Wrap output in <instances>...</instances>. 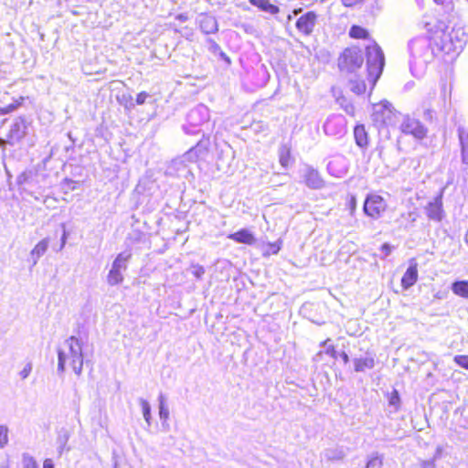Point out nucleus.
<instances>
[{"mask_svg":"<svg viewBox=\"0 0 468 468\" xmlns=\"http://www.w3.org/2000/svg\"><path fill=\"white\" fill-rule=\"evenodd\" d=\"M363 63V52L356 47L346 48L338 58L339 70L346 76L354 74L356 77V79H353L350 76L349 87L354 93L358 95L363 94L367 89L365 80L356 76V72L361 69Z\"/></svg>","mask_w":468,"mask_h":468,"instance_id":"2","label":"nucleus"},{"mask_svg":"<svg viewBox=\"0 0 468 468\" xmlns=\"http://www.w3.org/2000/svg\"><path fill=\"white\" fill-rule=\"evenodd\" d=\"M386 208V201L377 194L367 195L363 206L364 212L372 218H378Z\"/></svg>","mask_w":468,"mask_h":468,"instance_id":"8","label":"nucleus"},{"mask_svg":"<svg viewBox=\"0 0 468 468\" xmlns=\"http://www.w3.org/2000/svg\"><path fill=\"white\" fill-rule=\"evenodd\" d=\"M67 359V355L65 352L58 350V370L59 372H64L65 370V363Z\"/></svg>","mask_w":468,"mask_h":468,"instance_id":"33","label":"nucleus"},{"mask_svg":"<svg viewBox=\"0 0 468 468\" xmlns=\"http://www.w3.org/2000/svg\"><path fill=\"white\" fill-rule=\"evenodd\" d=\"M24 101V97H20L18 100H16L13 103L16 105V109L22 104Z\"/></svg>","mask_w":468,"mask_h":468,"instance_id":"56","label":"nucleus"},{"mask_svg":"<svg viewBox=\"0 0 468 468\" xmlns=\"http://www.w3.org/2000/svg\"><path fill=\"white\" fill-rule=\"evenodd\" d=\"M383 465V458L378 453L372 455L367 463L366 468H381Z\"/></svg>","mask_w":468,"mask_h":468,"instance_id":"30","label":"nucleus"},{"mask_svg":"<svg viewBox=\"0 0 468 468\" xmlns=\"http://www.w3.org/2000/svg\"><path fill=\"white\" fill-rule=\"evenodd\" d=\"M453 361L461 367L468 370V355H457Z\"/></svg>","mask_w":468,"mask_h":468,"instance_id":"32","label":"nucleus"},{"mask_svg":"<svg viewBox=\"0 0 468 468\" xmlns=\"http://www.w3.org/2000/svg\"><path fill=\"white\" fill-rule=\"evenodd\" d=\"M342 1V4L345 5V6H348V7H351V6H354L359 3H362L364 2L365 0H341Z\"/></svg>","mask_w":468,"mask_h":468,"instance_id":"44","label":"nucleus"},{"mask_svg":"<svg viewBox=\"0 0 468 468\" xmlns=\"http://www.w3.org/2000/svg\"><path fill=\"white\" fill-rule=\"evenodd\" d=\"M209 120V110L204 104H198L189 111L186 115V123L183 125V131L186 134L196 135L203 131L200 129L202 125Z\"/></svg>","mask_w":468,"mask_h":468,"instance_id":"4","label":"nucleus"},{"mask_svg":"<svg viewBox=\"0 0 468 468\" xmlns=\"http://www.w3.org/2000/svg\"><path fill=\"white\" fill-rule=\"evenodd\" d=\"M208 49L214 55H218L219 51H221L220 47L216 42H214V41H209Z\"/></svg>","mask_w":468,"mask_h":468,"instance_id":"43","label":"nucleus"},{"mask_svg":"<svg viewBox=\"0 0 468 468\" xmlns=\"http://www.w3.org/2000/svg\"><path fill=\"white\" fill-rule=\"evenodd\" d=\"M0 468H9V464H8V463H7V462H5V463H1V464H0Z\"/></svg>","mask_w":468,"mask_h":468,"instance_id":"58","label":"nucleus"},{"mask_svg":"<svg viewBox=\"0 0 468 468\" xmlns=\"http://www.w3.org/2000/svg\"><path fill=\"white\" fill-rule=\"evenodd\" d=\"M175 19L179 21H186L187 19V16L186 15L181 14L175 16Z\"/></svg>","mask_w":468,"mask_h":468,"instance_id":"55","label":"nucleus"},{"mask_svg":"<svg viewBox=\"0 0 468 468\" xmlns=\"http://www.w3.org/2000/svg\"><path fill=\"white\" fill-rule=\"evenodd\" d=\"M66 445H58V454L61 455L63 451L65 450Z\"/></svg>","mask_w":468,"mask_h":468,"instance_id":"57","label":"nucleus"},{"mask_svg":"<svg viewBox=\"0 0 468 468\" xmlns=\"http://www.w3.org/2000/svg\"><path fill=\"white\" fill-rule=\"evenodd\" d=\"M62 228H63V234H62V237H61V246H60V249H62L66 243V239H67V232H66V229H65V225H62Z\"/></svg>","mask_w":468,"mask_h":468,"instance_id":"51","label":"nucleus"},{"mask_svg":"<svg viewBox=\"0 0 468 468\" xmlns=\"http://www.w3.org/2000/svg\"><path fill=\"white\" fill-rule=\"evenodd\" d=\"M49 240L48 239H43L40 240L31 250V258L33 260V265H36L39 260V258L45 254L48 248Z\"/></svg>","mask_w":468,"mask_h":468,"instance_id":"22","label":"nucleus"},{"mask_svg":"<svg viewBox=\"0 0 468 468\" xmlns=\"http://www.w3.org/2000/svg\"><path fill=\"white\" fill-rule=\"evenodd\" d=\"M418 280V264L411 261L409 268L406 272L402 276L401 279V286L403 289L407 290L410 288Z\"/></svg>","mask_w":468,"mask_h":468,"instance_id":"16","label":"nucleus"},{"mask_svg":"<svg viewBox=\"0 0 468 468\" xmlns=\"http://www.w3.org/2000/svg\"><path fill=\"white\" fill-rule=\"evenodd\" d=\"M354 136L356 143L359 147L363 148L367 145L368 138L364 125L359 124L355 127Z\"/></svg>","mask_w":468,"mask_h":468,"instance_id":"23","label":"nucleus"},{"mask_svg":"<svg viewBox=\"0 0 468 468\" xmlns=\"http://www.w3.org/2000/svg\"><path fill=\"white\" fill-rule=\"evenodd\" d=\"M356 372H364L367 369H372L375 367V358L372 355L365 357H357L353 360Z\"/></svg>","mask_w":468,"mask_h":468,"instance_id":"18","label":"nucleus"},{"mask_svg":"<svg viewBox=\"0 0 468 468\" xmlns=\"http://www.w3.org/2000/svg\"><path fill=\"white\" fill-rule=\"evenodd\" d=\"M131 256L132 254L126 251L117 255L107 276V282L110 285L113 286L122 282V272L126 271Z\"/></svg>","mask_w":468,"mask_h":468,"instance_id":"6","label":"nucleus"},{"mask_svg":"<svg viewBox=\"0 0 468 468\" xmlns=\"http://www.w3.org/2000/svg\"><path fill=\"white\" fill-rule=\"evenodd\" d=\"M367 73L368 81L374 86L382 74L385 56L381 48L375 42L366 46Z\"/></svg>","mask_w":468,"mask_h":468,"instance_id":"3","label":"nucleus"},{"mask_svg":"<svg viewBox=\"0 0 468 468\" xmlns=\"http://www.w3.org/2000/svg\"><path fill=\"white\" fill-rule=\"evenodd\" d=\"M279 161L282 167L287 168L292 164L291 148L282 144L279 148Z\"/></svg>","mask_w":468,"mask_h":468,"instance_id":"24","label":"nucleus"},{"mask_svg":"<svg viewBox=\"0 0 468 468\" xmlns=\"http://www.w3.org/2000/svg\"><path fill=\"white\" fill-rule=\"evenodd\" d=\"M327 170L335 177L341 178L348 171L347 160L343 155H336L327 164Z\"/></svg>","mask_w":468,"mask_h":468,"instance_id":"12","label":"nucleus"},{"mask_svg":"<svg viewBox=\"0 0 468 468\" xmlns=\"http://www.w3.org/2000/svg\"><path fill=\"white\" fill-rule=\"evenodd\" d=\"M458 137L461 145L463 163L468 165V131L464 127L459 126Z\"/></svg>","mask_w":468,"mask_h":468,"instance_id":"19","label":"nucleus"},{"mask_svg":"<svg viewBox=\"0 0 468 468\" xmlns=\"http://www.w3.org/2000/svg\"><path fill=\"white\" fill-rule=\"evenodd\" d=\"M444 188L440 190V193L433 198V200L430 201L425 207V212L429 219L440 222L444 217V211L442 208V197H443Z\"/></svg>","mask_w":468,"mask_h":468,"instance_id":"11","label":"nucleus"},{"mask_svg":"<svg viewBox=\"0 0 468 468\" xmlns=\"http://www.w3.org/2000/svg\"><path fill=\"white\" fill-rule=\"evenodd\" d=\"M468 2V0H466Z\"/></svg>","mask_w":468,"mask_h":468,"instance_id":"61","label":"nucleus"},{"mask_svg":"<svg viewBox=\"0 0 468 468\" xmlns=\"http://www.w3.org/2000/svg\"><path fill=\"white\" fill-rule=\"evenodd\" d=\"M399 129L403 133L411 134L417 139L424 138L427 133L426 128L420 123L419 120L411 118L408 115L402 117Z\"/></svg>","mask_w":468,"mask_h":468,"instance_id":"10","label":"nucleus"},{"mask_svg":"<svg viewBox=\"0 0 468 468\" xmlns=\"http://www.w3.org/2000/svg\"><path fill=\"white\" fill-rule=\"evenodd\" d=\"M381 250L385 253V256H388L391 252V247L389 244L384 243L381 246Z\"/></svg>","mask_w":468,"mask_h":468,"instance_id":"49","label":"nucleus"},{"mask_svg":"<svg viewBox=\"0 0 468 468\" xmlns=\"http://www.w3.org/2000/svg\"><path fill=\"white\" fill-rule=\"evenodd\" d=\"M149 97V94L145 91L140 92L136 97V104L143 105L146 99Z\"/></svg>","mask_w":468,"mask_h":468,"instance_id":"40","label":"nucleus"},{"mask_svg":"<svg viewBox=\"0 0 468 468\" xmlns=\"http://www.w3.org/2000/svg\"><path fill=\"white\" fill-rule=\"evenodd\" d=\"M44 180V175L38 173L37 169H28L16 177V183L18 186L27 185L29 186H37Z\"/></svg>","mask_w":468,"mask_h":468,"instance_id":"13","label":"nucleus"},{"mask_svg":"<svg viewBox=\"0 0 468 468\" xmlns=\"http://www.w3.org/2000/svg\"><path fill=\"white\" fill-rule=\"evenodd\" d=\"M437 4L444 5L446 11L453 10V2L452 0H434Z\"/></svg>","mask_w":468,"mask_h":468,"instance_id":"38","label":"nucleus"},{"mask_svg":"<svg viewBox=\"0 0 468 468\" xmlns=\"http://www.w3.org/2000/svg\"><path fill=\"white\" fill-rule=\"evenodd\" d=\"M24 468H38L36 461L29 457L24 460Z\"/></svg>","mask_w":468,"mask_h":468,"instance_id":"42","label":"nucleus"},{"mask_svg":"<svg viewBox=\"0 0 468 468\" xmlns=\"http://www.w3.org/2000/svg\"><path fill=\"white\" fill-rule=\"evenodd\" d=\"M139 403L142 407V411H143V416H144V420L147 422L148 426L151 425V406L149 404V402L143 399V398H140L139 399Z\"/></svg>","mask_w":468,"mask_h":468,"instance_id":"28","label":"nucleus"},{"mask_svg":"<svg viewBox=\"0 0 468 468\" xmlns=\"http://www.w3.org/2000/svg\"><path fill=\"white\" fill-rule=\"evenodd\" d=\"M159 402V417L163 422H166L169 419V409L166 405V398L163 393L158 396Z\"/></svg>","mask_w":468,"mask_h":468,"instance_id":"27","label":"nucleus"},{"mask_svg":"<svg viewBox=\"0 0 468 468\" xmlns=\"http://www.w3.org/2000/svg\"><path fill=\"white\" fill-rule=\"evenodd\" d=\"M16 110V105L15 103H10L0 109V114H7Z\"/></svg>","mask_w":468,"mask_h":468,"instance_id":"41","label":"nucleus"},{"mask_svg":"<svg viewBox=\"0 0 468 468\" xmlns=\"http://www.w3.org/2000/svg\"><path fill=\"white\" fill-rule=\"evenodd\" d=\"M373 116L376 122H380L388 126L396 123V120L400 117V113L395 112L389 102L385 101L375 107Z\"/></svg>","mask_w":468,"mask_h":468,"instance_id":"9","label":"nucleus"},{"mask_svg":"<svg viewBox=\"0 0 468 468\" xmlns=\"http://www.w3.org/2000/svg\"><path fill=\"white\" fill-rule=\"evenodd\" d=\"M210 145V138L209 135L205 134V133H202V138L197 143V144L190 149L188 152V155L196 154V156L203 157L208 151Z\"/></svg>","mask_w":468,"mask_h":468,"instance_id":"17","label":"nucleus"},{"mask_svg":"<svg viewBox=\"0 0 468 468\" xmlns=\"http://www.w3.org/2000/svg\"><path fill=\"white\" fill-rule=\"evenodd\" d=\"M207 23L210 24L212 27H215V29H217V22L213 17L207 18Z\"/></svg>","mask_w":468,"mask_h":468,"instance_id":"54","label":"nucleus"},{"mask_svg":"<svg viewBox=\"0 0 468 468\" xmlns=\"http://www.w3.org/2000/svg\"><path fill=\"white\" fill-rule=\"evenodd\" d=\"M344 122L345 120L342 116L328 118L324 124L325 133L330 135L343 133L345 130Z\"/></svg>","mask_w":468,"mask_h":468,"instance_id":"14","label":"nucleus"},{"mask_svg":"<svg viewBox=\"0 0 468 468\" xmlns=\"http://www.w3.org/2000/svg\"><path fill=\"white\" fill-rule=\"evenodd\" d=\"M434 460L421 462L420 468H434Z\"/></svg>","mask_w":468,"mask_h":468,"instance_id":"45","label":"nucleus"},{"mask_svg":"<svg viewBox=\"0 0 468 468\" xmlns=\"http://www.w3.org/2000/svg\"><path fill=\"white\" fill-rule=\"evenodd\" d=\"M192 273L193 275L197 278V279H201L202 276L204 275L205 273V268L201 265H193L192 266Z\"/></svg>","mask_w":468,"mask_h":468,"instance_id":"36","label":"nucleus"},{"mask_svg":"<svg viewBox=\"0 0 468 468\" xmlns=\"http://www.w3.org/2000/svg\"><path fill=\"white\" fill-rule=\"evenodd\" d=\"M68 136H69V138L70 140H72V138H71V133H68Z\"/></svg>","mask_w":468,"mask_h":468,"instance_id":"60","label":"nucleus"},{"mask_svg":"<svg viewBox=\"0 0 468 468\" xmlns=\"http://www.w3.org/2000/svg\"><path fill=\"white\" fill-rule=\"evenodd\" d=\"M452 291L454 294L465 298H468V281H456L452 283Z\"/></svg>","mask_w":468,"mask_h":468,"instance_id":"25","label":"nucleus"},{"mask_svg":"<svg viewBox=\"0 0 468 468\" xmlns=\"http://www.w3.org/2000/svg\"><path fill=\"white\" fill-rule=\"evenodd\" d=\"M447 295H448L447 291H439L434 294V298L442 300V299H445L447 297Z\"/></svg>","mask_w":468,"mask_h":468,"instance_id":"48","label":"nucleus"},{"mask_svg":"<svg viewBox=\"0 0 468 468\" xmlns=\"http://www.w3.org/2000/svg\"><path fill=\"white\" fill-rule=\"evenodd\" d=\"M77 185H78V182L72 180V179H69V178H65L63 180V183H62V186L63 187L69 191H73L77 188Z\"/></svg>","mask_w":468,"mask_h":468,"instance_id":"35","label":"nucleus"},{"mask_svg":"<svg viewBox=\"0 0 468 468\" xmlns=\"http://www.w3.org/2000/svg\"><path fill=\"white\" fill-rule=\"evenodd\" d=\"M27 130L26 119L22 116L16 118L10 126L6 139H0V146L4 147L6 144L10 145L18 144L26 136Z\"/></svg>","mask_w":468,"mask_h":468,"instance_id":"7","label":"nucleus"},{"mask_svg":"<svg viewBox=\"0 0 468 468\" xmlns=\"http://www.w3.org/2000/svg\"><path fill=\"white\" fill-rule=\"evenodd\" d=\"M43 468H54V463L51 459H46L43 463Z\"/></svg>","mask_w":468,"mask_h":468,"instance_id":"50","label":"nucleus"},{"mask_svg":"<svg viewBox=\"0 0 468 468\" xmlns=\"http://www.w3.org/2000/svg\"><path fill=\"white\" fill-rule=\"evenodd\" d=\"M69 440V435L65 433L64 435H59L58 438V442L59 445H66Z\"/></svg>","mask_w":468,"mask_h":468,"instance_id":"47","label":"nucleus"},{"mask_svg":"<svg viewBox=\"0 0 468 468\" xmlns=\"http://www.w3.org/2000/svg\"><path fill=\"white\" fill-rule=\"evenodd\" d=\"M229 238L236 242L251 245L255 242L253 234L246 229L232 233Z\"/></svg>","mask_w":468,"mask_h":468,"instance_id":"20","label":"nucleus"},{"mask_svg":"<svg viewBox=\"0 0 468 468\" xmlns=\"http://www.w3.org/2000/svg\"><path fill=\"white\" fill-rule=\"evenodd\" d=\"M65 346L69 349V358L70 366L76 375L80 376L83 367L82 345L80 340L72 335L65 340Z\"/></svg>","mask_w":468,"mask_h":468,"instance_id":"5","label":"nucleus"},{"mask_svg":"<svg viewBox=\"0 0 468 468\" xmlns=\"http://www.w3.org/2000/svg\"><path fill=\"white\" fill-rule=\"evenodd\" d=\"M349 36L352 38L366 39L368 37V31H349Z\"/></svg>","mask_w":468,"mask_h":468,"instance_id":"37","label":"nucleus"},{"mask_svg":"<svg viewBox=\"0 0 468 468\" xmlns=\"http://www.w3.org/2000/svg\"><path fill=\"white\" fill-rule=\"evenodd\" d=\"M344 456V452L339 449H327L324 452V457L328 460H341Z\"/></svg>","mask_w":468,"mask_h":468,"instance_id":"29","label":"nucleus"},{"mask_svg":"<svg viewBox=\"0 0 468 468\" xmlns=\"http://www.w3.org/2000/svg\"><path fill=\"white\" fill-rule=\"evenodd\" d=\"M316 16L313 12L303 15L296 21L297 29H312L314 27Z\"/></svg>","mask_w":468,"mask_h":468,"instance_id":"21","label":"nucleus"},{"mask_svg":"<svg viewBox=\"0 0 468 468\" xmlns=\"http://www.w3.org/2000/svg\"><path fill=\"white\" fill-rule=\"evenodd\" d=\"M467 39L465 31H428L427 36L413 38L409 43L411 73L421 74L427 65L440 55L458 56Z\"/></svg>","mask_w":468,"mask_h":468,"instance_id":"1","label":"nucleus"},{"mask_svg":"<svg viewBox=\"0 0 468 468\" xmlns=\"http://www.w3.org/2000/svg\"><path fill=\"white\" fill-rule=\"evenodd\" d=\"M350 29L355 30V29H364V28H363V27H359V26H356V25H354V26H352V27H351V28H350Z\"/></svg>","mask_w":468,"mask_h":468,"instance_id":"59","label":"nucleus"},{"mask_svg":"<svg viewBox=\"0 0 468 468\" xmlns=\"http://www.w3.org/2000/svg\"><path fill=\"white\" fill-rule=\"evenodd\" d=\"M399 394L397 391H394V394L393 396L391 397L390 399V404L392 405H395L397 401H399Z\"/></svg>","mask_w":468,"mask_h":468,"instance_id":"52","label":"nucleus"},{"mask_svg":"<svg viewBox=\"0 0 468 468\" xmlns=\"http://www.w3.org/2000/svg\"><path fill=\"white\" fill-rule=\"evenodd\" d=\"M305 185L312 189H320L324 186V181L318 171L307 167L303 176Z\"/></svg>","mask_w":468,"mask_h":468,"instance_id":"15","label":"nucleus"},{"mask_svg":"<svg viewBox=\"0 0 468 468\" xmlns=\"http://www.w3.org/2000/svg\"><path fill=\"white\" fill-rule=\"evenodd\" d=\"M218 56L221 59H223L228 66H229L231 64V60H230L229 57L226 53H224L222 50L219 51V54Z\"/></svg>","mask_w":468,"mask_h":468,"instance_id":"46","label":"nucleus"},{"mask_svg":"<svg viewBox=\"0 0 468 468\" xmlns=\"http://www.w3.org/2000/svg\"><path fill=\"white\" fill-rule=\"evenodd\" d=\"M31 371H32V365H31V363H27L25 366V367L20 371L19 375L22 379H25L29 376Z\"/></svg>","mask_w":468,"mask_h":468,"instance_id":"39","label":"nucleus"},{"mask_svg":"<svg viewBox=\"0 0 468 468\" xmlns=\"http://www.w3.org/2000/svg\"><path fill=\"white\" fill-rule=\"evenodd\" d=\"M340 357L344 361L345 364H347L349 362V356L346 352H342L339 354Z\"/></svg>","mask_w":468,"mask_h":468,"instance_id":"53","label":"nucleus"},{"mask_svg":"<svg viewBox=\"0 0 468 468\" xmlns=\"http://www.w3.org/2000/svg\"><path fill=\"white\" fill-rule=\"evenodd\" d=\"M250 3L252 5L259 7L261 10L270 14H275L278 12V7L271 4L269 0H250Z\"/></svg>","mask_w":468,"mask_h":468,"instance_id":"26","label":"nucleus"},{"mask_svg":"<svg viewBox=\"0 0 468 468\" xmlns=\"http://www.w3.org/2000/svg\"><path fill=\"white\" fill-rule=\"evenodd\" d=\"M329 341H330V339H327V340L324 341L322 343V346H327L326 349H325V354L329 355L333 358H336L337 357V352L335 349V346L333 345L327 346Z\"/></svg>","mask_w":468,"mask_h":468,"instance_id":"34","label":"nucleus"},{"mask_svg":"<svg viewBox=\"0 0 468 468\" xmlns=\"http://www.w3.org/2000/svg\"><path fill=\"white\" fill-rule=\"evenodd\" d=\"M9 429L5 425H0V449H4L9 441Z\"/></svg>","mask_w":468,"mask_h":468,"instance_id":"31","label":"nucleus"}]
</instances>
